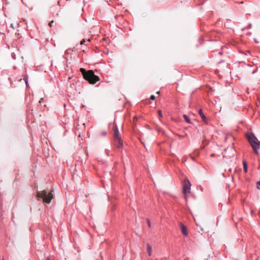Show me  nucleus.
I'll return each mask as SVG.
<instances>
[{
    "label": "nucleus",
    "instance_id": "f257e3e1",
    "mask_svg": "<svg viewBox=\"0 0 260 260\" xmlns=\"http://www.w3.org/2000/svg\"><path fill=\"white\" fill-rule=\"evenodd\" d=\"M80 71L84 79L87 81L90 84H94L100 80L99 77L94 75V72L92 70L86 71L84 69L81 68Z\"/></svg>",
    "mask_w": 260,
    "mask_h": 260
},
{
    "label": "nucleus",
    "instance_id": "f03ea898",
    "mask_svg": "<svg viewBox=\"0 0 260 260\" xmlns=\"http://www.w3.org/2000/svg\"><path fill=\"white\" fill-rule=\"evenodd\" d=\"M246 137L251 145L253 150L256 154H258V150L259 148V142L253 133L247 134Z\"/></svg>",
    "mask_w": 260,
    "mask_h": 260
},
{
    "label": "nucleus",
    "instance_id": "7ed1b4c3",
    "mask_svg": "<svg viewBox=\"0 0 260 260\" xmlns=\"http://www.w3.org/2000/svg\"><path fill=\"white\" fill-rule=\"evenodd\" d=\"M37 197L38 198H42L43 202L47 204H49L53 198V194L51 192L48 193L47 191L45 190L38 191Z\"/></svg>",
    "mask_w": 260,
    "mask_h": 260
},
{
    "label": "nucleus",
    "instance_id": "20e7f679",
    "mask_svg": "<svg viewBox=\"0 0 260 260\" xmlns=\"http://www.w3.org/2000/svg\"><path fill=\"white\" fill-rule=\"evenodd\" d=\"M191 184L189 180L187 178L185 179L183 185V192L185 194L187 190L190 189Z\"/></svg>",
    "mask_w": 260,
    "mask_h": 260
},
{
    "label": "nucleus",
    "instance_id": "39448f33",
    "mask_svg": "<svg viewBox=\"0 0 260 260\" xmlns=\"http://www.w3.org/2000/svg\"><path fill=\"white\" fill-rule=\"evenodd\" d=\"M113 138L114 139L120 138L119 132L118 128L117 125L114 124L113 126Z\"/></svg>",
    "mask_w": 260,
    "mask_h": 260
},
{
    "label": "nucleus",
    "instance_id": "423d86ee",
    "mask_svg": "<svg viewBox=\"0 0 260 260\" xmlns=\"http://www.w3.org/2000/svg\"><path fill=\"white\" fill-rule=\"evenodd\" d=\"M115 145L117 148H122L123 147V141L121 138H118L114 139Z\"/></svg>",
    "mask_w": 260,
    "mask_h": 260
},
{
    "label": "nucleus",
    "instance_id": "0eeeda50",
    "mask_svg": "<svg viewBox=\"0 0 260 260\" xmlns=\"http://www.w3.org/2000/svg\"><path fill=\"white\" fill-rule=\"evenodd\" d=\"M181 232L184 236L187 235V230L186 226L184 225L183 223H181L180 224Z\"/></svg>",
    "mask_w": 260,
    "mask_h": 260
},
{
    "label": "nucleus",
    "instance_id": "6e6552de",
    "mask_svg": "<svg viewBox=\"0 0 260 260\" xmlns=\"http://www.w3.org/2000/svg\"><path fill=\"white\" fill-rule=\"evenodd\" d=\"M199 114L200 116L201 117V118H202L203 120H204L205 121H206L207 120L206 117L204 114V113H203V112L202 111V110L201 109L199 110Z\"/></svg>",
    "mask_w": 260,
    "mask_h": 260
},
{
    "label": "nucleus",
    "instance_id": "1a4fd4ad",
    "mask_svg": "<svg viewBox=\"0 0 260 260\" xmlns=\"http://www.w3.org/2000/svg\"><path fill=\"white\" fill-rule=\"evenodd\" d=\"M147 252H148L149 256H151V255L152 247L149 243L147 244Z\"/></svg>",
    "mask_w": 260,
    "mask_h": 260
},
{
    "label": "nucleus",
    "instance_id": "9d476101",
    "mask_svg": "<svg viewBox=\"0 0 260 260\" xmlns=\"http://www.w3.org/2000/svg\"><path fill=\"white\" fill-rule=\"evenodd\" d=\"M243 168H244V171L245 173H247V162L246 161H243Z\"/></svg>",
    "mask_w": 260,
    "mask_h": 260
},
{
    "label": "nucleus",
    "instance_id": "9b49d317",
    "mask_svg": "<svg viewBox=\"0 0 260 260\" xmlns=\"http://www.w3.org/2000/svg\"><path fill=\"white\" fill-rule=\"evenodd\" d=\"M183 117L185 120V121L188 123H190V120L189 119V118L188 117V116L186 115H183Z\"/></svg>",
    "mask_w": 260,
    "mask_h": 260
},
{
    "label": "nucleus",
    "instance_id": "f8f14e48",
    "mask_svg": "<svg viewBox=\"0 0 260 260\" xmlns=\"http://www.w3.org/2000/svg\"><path fill=\"white\" fill-rule=\"evenodd\" d=\"M90 42V39H88L87 40H85V39H83L81 42H80V45H83V44H84L86 42H87V43H89Z\"/></svg>",
    "mask_w": 260,
    "mask_h": 260
},
{
    "label": "nucleus",
    "instance_id": "ddd939ff",
    "mask_svg": "<svg viewBox=\"0 0 260 260\" xmlns=\"http://www.w3.org/2000/svg\"><path fill=\"white\" fill-rule=\"evenodd\" d=\"M24 80L25 81V83L26 84V86H28V79H27V77L26 76H25L24 77Z\"/></svg>",
    "mask_w": 260,
    "mask_h": 260
},
{
    "label": "nucleus",
    "instance_id": "4468645a",
    "mask_svg": "<svg viewBox=\"0 0 260 260\" xmlns=\"http://www.w3.org/2000/svg\"><path fill=\"white\" fill-rule=\"evenodd\" d=\"M102 136H105L107 135V132L106 131H103L100 134Z\"/></svg>",
    "mask_w": 260,
    "mask_h": 260
},
{
    "label": "nucleus",
    "instance_id": "2eb2a0df",
    "mask_svg": "<svg viewBox=\"0 0 260 260\" xmlns=\"http://www.w3.org/2000/svg\"><path fill=\"white\" fill-rule=\"evenodd\" d=\"M252 27V24L251 23H249L247 26H246L245 29H250Z\"/></svg>",
    "mask_w": 260,
    "mask_h": 260
},
{
    "label": "nucleus",
    "instance_id": "dca6fc26",
    "mask_svg": "<svg viewBox=\"0 0 260 260\" xmlns=\"http://www.w3.org/2000/svg\"><path fill=\"white\" fill-rule=\"evenodd\" d=\"M11 56L12 57V58L13 59H16V55L14 53H12V54H11Z\"/></svg>",
    "mask_w": 260,
    "mask_h": 260
},
{
    "label": "nucleus",
    "instance_id": "f3484780",
    "mask_svg": "<svg viewBox=\"0 0 260 260\" xmlns=\"http://www.w3.org/2000/svg\"><path fill=\"white\" fill-rule=\"evenodd\" d=\"M158 113L159 116L160 117H162V113H161V110H158Z\"/></svg>",
    "mask_w": 260,
    "mask_h": 260
},
{
    "label": "nucleus",
    "instance_id": "a211bd4d",
    "mask_svg": "<svg viewBox=\"0 0 260 260\" xmlns=\"http://www.w3.org/2000/svg\"><path fill=\"white\" fill-rule=\"evenodd\" d=\"M147 224H148V225L149 227H150L151 226V223H150V221L149 219H147Z\"/></svg>",
    "mask_w": 260,
    "mask_h": 260
},
{
    "label": "nucleus",
    "instance_id": "6ab92c4d",
    "mask_svg": "<svg viewBox=\"0 0 260 260\" xmlns=\"http://www.w3.org/2000/svg\"><path fill=\"white\" fill-rule=\"evenodd\" d=\"M53 23H54V21H53V20L51 21L49 23V26L50 27H52Z\"/></svg>",
    "mask_w": 260,
    "mask_h": 260
},
{
    "label": "nucleus",
    "instance_id": "aec40b11",
    "mask_svg": "<svg viewBox=\"0 0 260 260\" xmlns=\"http://www.w3.org/2000/svg\"><path fill=\"white\" fill-rule=\"evenodd\" d=\"M150 99L151 100H154L155 99V96L154 95H151L150 96Z\"/></svg>",
    "mask_w": 260,
    "mask_h": 260
},
{
    "label": "nucleus",
    "instance_id": "412c9836",
    "mask_svg": "<svg viewBox=\"0 0 260 260\" xmlns=\"http://www.w3.org/2000/svg\"><path fill=\"white\" fill-rule=\"evenodd\" d=\"M259 186H260V180L258 181L257 182V188L258 189H259Z\"/></svg>",
    "mask_w": 260,
    "mask_h": 260
},
{
    "label": "nucleus",
    "instance_id": "4be33fe9",
    "mask_svg": "<svg viewBox=\"0 0 260 260\" xmlns=\"http://www.w3.org/2000/svg\"><path fill=\"white\" fill-rule=\"evenodd\" d=\"M109 150H106V153L107 154V155H109Z\"/></svg>",
    "mask_w": 260,
    "mask_h": 260
},
{
    "label": "nucleus",
    "instance_id": "5701e85b",
    "mask_svg": "<svg viewBox=\"0 0 260 260\" xmlns=\"http://www.w3.org/2000/svg\"><path fill=\"white\" fill-rule=\"evenodd\" d=\"M46 260H51L49 257H47Z\"/></svg>",
    "mask_w": 260,
    "mask_h": 260
},
{
    "label": "nucleus",
    "instance_id": "b1692460",
    "mask_svg": "<svg viewBox=\"0 0 260 260\" xmlns=\"http://www.w3.org/2000/svg\"><path fill=\"white\" fill-rule=\"evenodd\" d=\"M255 73V71H253L252 73L253 74H254Z\"/></svg>",
    "mask_w": 260,
    "mask_h": 260
},
{
    "label": "nucleus",
    "instance_id": "393cba45",
    "mask_svg": "<svg viewBox=\"0 0 260 260\" xmlns=\"http://www.w3.org/2000/svg\"><path fill=\"white\" fill-rule=\"evenodd\" d=\"M159 93H160V92H159V91H157V92H156V93H157V94H159Z\"/></svg>",
    "mask_w": 260,
    "mask_h": 260
}]
</instances>
